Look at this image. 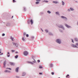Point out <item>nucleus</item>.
I'll return each mask as SVG.
<instances>
[{
    "label": "nucleus",
    "instance_id": "nucleus-1",
    "mask_svg": "<svg viewBox=\"0 0 78 78\" xmlns=\"http://www.w3.org/2000/svg\"><path fill=\"white\" fill-rule=\"evenodd\" d=\"M56 42H57L58 44H61V40L59 39H57L56 40Z\"/></svg>",
    "mask_w": 78,
    "mask_h": 78
},
{
    "label": "nucleus",
    "instance_id": "nucleus-2",
    "mask_svg": "<svg viewBox=\"0 0 78 78\" xmlns=\"http://www.w3.org/2000/svg\"><path fill=\"white\" fill-rule=\"evenodd\" d=\"M28 54V52L27 51H24V52L23 54L25 55V56H27Z\"/></svg>",
    "mask_w": 78,
    "mask_h": 78
},
{
    "label": "nucleus",
    "instance_id": "nucleus-3",
    "mask_svg": "<svg viewBox=\"0 0 78 78\" xmlns=\"http://www.w3.org/2000/svg\"><path fill=\"white\" fill-rule=\"evenodd\" d=\"M13 45H15V47H17L18 46V44L17 43H13Z\"/></svg>",
    "mask_w": 78,
    "mask_h": 78
},
{
    "label": "nucleus",
    "instance_id": "nucleus-4",
    "mask_svg": "<svg viewBox=\"0 0 78 78\" xmlns=\"http://www.w3.org/2000/svg\"><path fill=\"white\" fill-rule=\"evenodd\" d=\"M9 64L10 66H14V63L13 62H10Z\"/></svg>",
    "mask_w": 78,
    "mask_h": 78
},
{
    "label": "nucleus",
    "instance_id": "nucleus-5",
    "mask_svg": "<svg viewBox=\"0 0 78 78\" xmlns=\"http://www.w3.org/2000/svg\"><path fill=\"white\" fill-rule=\"evenodd\" d=\"M19 67H17L16 69V72H19Z\"/></svg>",
    "mask_w": 78,
    "mask_h": 78
},
{
    "label": "nucleus",
    "instance_id": "nucleus-6",
    "mask_svg": "<svg viewBox=\"0 0 78 78\" xmlns=\"http://www.w3.org/2000/svg\"><path fill=\"white\" fill-rule=\"evenodd\" d=\"M30 22V23H31V25H33V20L32 19L31 20Z\"/></svg>",
    "mask_w": 78,
    "mask_h": 78
},
{
    "label": "nucleus",
    "instance_id": "nucleus-7",
    "mask_svg": "<svg viewBox=\"0 0 78 78\" xmlns=\"http://www.w3.org/2000/svg\"><path fill=\"white\" fill-rule=\"evenodd\" d=\"M65 26L67 27V28H70V26H69L67 24H66L65 25Z\"/></svg>",
    "mask_w": 78,
    "mask_h": 78
},
{
    "label": "nucleus",
    "instance_id": "nucleus-8",
    "mask_svg": "<svg viewBox=\"0 0 78 78\" xmlns=\"http://www.w3.org/2000/svg\"><path fill=\"white\" fill-rule=\"evenodd\" d=\"M72 46L73 47H77V48H78V47H77L76 45H74L73 44L72 45Z\"/></svg>",
    "mask_w": 78,
    "mask_h": 78
},
{
    "label": "nucleus",
    "instance_id": "nucleus-9",
    "mask_svg": "<svg viewBox=\"0 0 78 78\" xmlns=\"http://www.w3.org/2000/svg\"><path fill=\"white\" fill-rule=\"evenodd\" d=\"M61 17H62V18L63 19H65L66 20H67V18H66L64 16H62Z\"/></svg>",
    "mask_w": 78,
    "mask_h": 78
},
{
    "label": "nucleus",
    "instance_id": "nucleus-10",
    "mask_svg": "<svg viewBox=\"0 0 78 78\" xmlns=\"http://www.w3.org/2000/svg\"><path fill=\"white\" fill-rule=\"evenodd\" d=\"M4 72H8V73H10V72H10V71H8L7 70H6L5 71H4Z\"/></svg>",
    "mask_w": 78,
    "mask_h": 78
},
{
    "label": "nucleus",
    "instance_id": "nucleus-11",
    "mask_svg": "<svg viewBox=\"0 0 78 78\" xmlns=\"http://www.w3.org/2000/svg\"><path fill=\"white\" fill-rule=\"evenodd\" d=\"M3 64H4V67H5V65L6 64V62H4Z\"/></svg>",
    "mask_w": 78,
    "mask_h": 78
},
{
    "label": "nucleus",
    "instance_id": "nucleus-12",
    "mask_svg": "<svg viewBox=\"0 0 78 78\" xmlns=\"http://www.w3.org/2000/svg\"><path fill=\"white\" fill-rule=\"evenodd\" d=\"M7 56L8 57H9V52H8L7 53Z\"/></svg>",
    "mask_w": 78,
    "mask_h": 78
},
{
    "label": "nucleus",
    "instance_id": "nucleus-13",
    "mask_svg": "<svg viewBox=\"0 0 78 78\" xmlns=\"http://www.w3.org/2000/svg\"><path fill=\"white\" fill-rule=\"evenodd\" d=\"M25 73H23L22 74V76H25Z\"/></svg>",
    "mask_w": 78,
    "mask_h": 78
},
{
    "label": "nucleus",
    "instance_id": "nucleus-14",
    "mask_svg": "<svg viewBox=\"0 0 78 78\" xmlns=\"http://www.w3.org/2000/svg\"><path fill=\"white\" fill-rule=\"evenodd\" d=\"M53 3H58V2L56 1H53Z\"/></svg>",
    "mask_w": 78,
    "mask_h": 78
},
{
    "label": "nucleus",
    "instance_id": "nucleus-15",
    "mask_svg": "<svg viewBox=\"0 0 78 78\" xmlns=\"http://www.w3.org/2000/svg\"><path fill=\"white\" fill-rule=\"evenodd\" d=\"M74 40L75 41H78V39L77 38H75Z\"/></svg>",
    "mask_w": 78,
    "mask_h": 78
},
{
    "label": "nucleus",
    "instance_id": "nucleus-16",
    "mask_svg": "<svg viewBox=\"0 0 78 78\" xmlns=\"http://www.w3.org/2000/svg\"><path fill=\"white\" fill-rule=\"evenodd\" d=\"M50 67H53V64H51L50 65Z\"/></svg>",
    "mask_w": 78,
    "mask_h": 78
},
{
    "label": "nucleus",
    "instance_id": "nucleus-17",
    "mask_svg": "<svg viewBox=\"0 0 78 78\" xmlns=\"http://www.w3.org/2000/svg\"><path fill=\"white\" fill-rule=\"evenodd\" d=\"M10 38L12 40V41H14V40H13V39H14V38H13L12 37H11Z\"/></svg>",
    "mask_w": 78,
    "mask_h": 78
},
{
    "label": "nucleus",
    "instance_id": "nucleus-18",
    "mask_svg": "<svg viewBox=\"0 0 78 78\" xmlns=\"http://www.w3.org/2000/svg\"><path fill=\"white\" fill-rule=\"evenodd\" d=\"M15 58H18V55H16L15 56Z\"/></svg>",
    "mask_w": 78,
    "mask_h": 78
},
{
    "label": "nucleus",
    "instance_id": "nucleus-19",
    "mask_svg": "<svg viewBox=\"0 0 78 78\" xmlns=\"http://www.w3.org/2000/svg\"><path fill=\"white\" fill-rule=\"evenodd\" d=\"M47 12L48 13H49V14L51 13V12H50V11H47Z\"/></svg>",
    "mask_w": 78,
    "mask_h": 78
},
{
    "label": "nucleus",
    "instance_id": "nucleus-20",
    "mask_svg": "<svg viewBox=\"0 0 78 78\" xmlns=\"http://www.w3.org/2000/svg\"><path fill=\"white\" fill-rule=\"evenodd\" d=\"M39 68H40V69H42V67L41 66H39Z\"/></svg>",
    "mask_w": 78,
    "mask_h": 78
},
{
    "label": "nucleus",
    "instance_id": "nucleus-21",
    "mask_svg": "<svg viewBox=\"0 0 78 78\" xmlns=\"http://www.w3.org/2000/svg\"><path fill=\"white\" fill-rule=\"evenodd\" d=\"M62 5H64V2L63 1H62Z\"/></svg>",
    "mask_w": 78,
    "mask_h": 78
},
{
    "label": "nucleus",
    "instance_id": "nucleus-22",
    "mask_svg": "<svg viewBox=\"0 0 78 78\" xmlns=\"http://www.w3.org/2000/svg\"><path fill=\"white\" fill-rule=\"evenodd\" d=\"M70 9L71 10V11H73L74 10L72 8H70Z\"/></svg>",
    "mask_w": 78,
    "mask_h": 78
},
{
    "label": "nucleus",
    "instance_id": "nucleus-23",
    "mask_svg": "<svg viewBox=\"0 0 78 78\" xmlns=\"http://www.w3.org/2000/svg\"><path fill=\"white\" fill-rule=\"evenodd\" d=\"M55 13L56 14H59V12H56Z\"/></svg>",
    "mask_w": 78,
    "mask_h": 78
},
{
    "label": "nucleus",
    "instance_id": "nucleus-24",
    "mask_svg": "<svg viewBox=\"0 0 78 78\" xmlns=\"http://www.w3.org/2000/svg\"><path fill=\"white\" fill-rule=\"evenodd\" d=\"M59 27H60V28H62V26L61 25L60 26H59Z\"/></svg>",
    "mask_w": 78,
    "mask_h": 78
},
{
    "label": "nucleus",
    "instance_id": "nucleus-25",
    "mask_svg": "<svg viewBox=\"0 0 78 78\" xmlns=\"http://www.w3.org/2000/svg\"><path fill=\"white\" fill-rule=\"evenodd\" d=\"M23 34V36H25V35H26V33H24Z\"/></svg>",
    "mask_w": 78,
    "mask_h": 78
},
{
    "label": "nucleus",
    "instance_id": "nucleus-26",
    "mask_svg": "<svg viewBox=\"0 0 78 78\" xmlns=\"http://www.w3.org/2000/svg\"><path fill=\"white\" fill-rule=\"evenodd\" d=\"M44 2H46V3H48V2L47 1H44Z\"/></svg>",
    "mask_w": 78,
    "mask_h": 78
},
{
    "label": "nucleus",
    "instance_id": "nucleus-27",
    "mask_svg": "<svg viewBox=\"0 0 78 78\" xmlns=\"http://www.w3.org/2000/svg\"><path fill=\"white\" fill-rule=\"evenodd\" d=\"M36 4H38V3H39V2H36Z\"/></svg>",
    "mask_w": 78,
    "mask_h": 78
},
{
    "label": "nucleus",
    "instance_id": "nucleus-28",
    "mask_svg": "<svg viewBox=\"0 0 78 78\" xmlns=\"http://www.w3.org/2000/svg\"><path fill=\"white\" fill-rule=\"evenodd\" d=\"M13 2L14 3L15 2H16V1L15 0H13Z\"/></svg>",
    "mask_w": 78,
    "mask_h": 78
},
{
    "label": "nucleus",
    "instance_id": "nucleus-29",
    "mask_svg": "<svg viewBox=\"0 0 78 78\" xmlns=\"http://www.w3.org/2000/svg\"><path fill=\"white\" fill-rule=\"evenodd\" d=\"M5 34H2V36H5Z\"/></svg>",
    "mask_w": 78,
    "mask_h": 78
},
{
    "label": "nucleus",
    "instance_id": "nucleus-30",
    "mask_svg": "<svg viewBox=\"0 0 78 78\" xmlns=\"http://www.w3.org/2000/svg\"><path fill=\"white\" fill-rule=\"evenodd\" d=\"M72 42H73V43H74V42L73 41V40L72 39Z\"/></svg>",
    "mask_w": 78,
    "mask_h": 78
},
{
    "label": "nucleus",
    "instance_id": "nucleus-31",
    "mask_svg": "<svg viewBox=\"0 0 78 78\" xmlns=\"http://www.w3.org/2000/svg\"><path fill=\"white\" fill-rule=\"evenodd\" d=\"M36 1L37 2H40L41 1V0H36Z\"/></svg>",
    "mask_w": 78,
    "mask_h": 78
},
{
    "label": "nucleus",
    "instance_id": "nucleus-32",
    "mask_svg": "<svg viewBox=\"0 0 78 78\" xmlns=\"http://www.w3.org/2000/svg\"><path fill=\"white\" fill-rule=\"evenodd\" d=\"M26 36L27 37H28L29 36V35L28 34H26Z\"/></svg>",
    "mask_w": 78,
    "mask_h": 78
},
{
    "label": "nucleus",
    "instance_id": "nucleus-33",
    "mask_svg": "<svg viewBox=\"0 0 78 78\" xmlns=\"http://www.w3.org/2000/svg\"><path fill=\"white\" fill-rule=\"evenodd\" d=\"M68 76H69V74L67 75V76H66V78H68Z\"/></svg>",
    "mask_w": 78,
    "mask_h": 78
},
{
    "label": "nucleus",
    "instance_id": "nucleus-34",
    "mask_svg": "<svg viewBox=\"0 0 78 78\" xmlns=\"http://www.w3.org/2000/svg\"><path fill=\"white\" fill-rule=\"evenodd\" d=\"M45 31L46 33H48V30H45Z\"/></svg>",
    "mask_w": 78,
    "mask_h": 78
},
{
    "label": "nucleus",
    "instance_id": "nucleus-35",
    "mask_svg": "<svg viewBox=\"0 0 78 78\" xmlns=\"http://www.w3.org/2000/svg\"><path fill=\"white\" fill-rule=\"evenodd\" d=\"M38 62H40V60H37Z\"/></svg>",
    "mask_w": 78,
    "mask_h": 78
},
{
    "label": "nucleus",
    "instance_id": "nucleus-36",
    "mask_svg": "<svg viewBox=\"0 0 78 78\" xmlns=\"http://www.w3.org/2000/svg\"><path fill=\"white\" fill-rule=\"evenodd\" d=\"M22 39H23V41H25V39H24V37Z\"/></svg>",
    "mask_w": 78,
    "mask_h": 78
},
{
    "label": "nucleus",
    "instance_id": "nucleus-37",
    "mask_svg": "<svg viewBox=\"0 0 78 78\" xmlns=\"http://www.w3.org/2000/svg\"><path fill=\"white\" fill-rule=\"evenodd\" d=\"M76 45H77V46H78V43H76Z\"/></svg>",
    "mask_w": 78,
    "mask_h": 78
},
{
    "label": "nucleus",
    "instance_id": "nucleus-38",
    "mask_svg": "<svg viewBox=\"0 0 78 78\" xmlns=\"http://www.w3.org/2000/svg\"><path fill=\"white\" fill-rule=\"evenodd\" d=\"M9 69V70H11V68H6V69Z\"/></svg>",
    "mask_w": 78,
    "mask_h": 78
},
{
    "label": "nucleus",
    "instance_id": "nucleus-39",
    "mask_svg": "<svg viewBox=\"0 0 78 78\" xmlns=\"http://www.w3.org/2000/svg\"><path fill=\"white\" fill-rule=\"evenodd\" d=\"M51 74L52 75H54V73L53 72Z\"/></svg>",
    "mask_w": 78,
    "mask_h": 78
},
{
    "label": "nucleus",
    "instance_id": "nucleus-40",
    "mask_svg": "<svg viewBox=\"0 0 78 78\" xmlns=\"http://www.w3.org/2000/svg\"><path fill=\"white\" fill-rule=\"evenodd\" d=\"M39 75H42V73H39Z\"/></svg>",
    "mask_w": 78,
    "mask_h": 78
},
{
    "label": "nucleus",
    "instance_id": "nucleus-41",
    "mask_svg": "<svg viewBox=\"0 0 78 78\" xmlns=\"http://www.w3.org/2000/svg\"><path fill=\"white\" fill-rule=\"evenodd\" d=\"M27 22H28V23H30V21H27Z\"/></svg>",
    "mask_w": 78,
    "mask_h": 78
},
{
    "label": "nucleus",
    "instance_id": "nucleus-42",
    "mask_svg": "<svg viewBox=\"0 0 78 78\" xmlns=\"http://www.w3.org/2000/svg\"><path fill=\"white\" fill-rule=\"evenodd\" d=\"M12 52H14V51L12 50Z\"/></svg>",
    "mask_w": 78,
    "mask_h": 78
},
{
    "label": "nucleus",
    "instance_id": "nucleus-43",
    "mask_svg": "<svg viewBox=\"0 0 78 78\" xmlns=\"http://www.w3.org/2000/svg\"><path fill=\"white\" fill-rule=\"evenodd\" d=\"M16 78H19V77H18L17 76H16Z\"/></svg>",
    "mask_w": 78,
    "mask_h": 78
},
{
    "label": "nucleus",
    "instance_id": "nucleus-44",
    "mask_svg": "<svg viewBox=\"0 0 78 78\" xmlns=\"http://www.w3.org/2000/svg\"><path fill=\"white\" fill-rule=\"evenodd\" d=\"M3 53H2L1 54V55H3Z\"/></svg>",
    "mask_w": 78,
    "mask_h": 78
},
{
    "label": "nucleus",
    "instance_id": "nucleus-45",
    "mask_svg": "<svg viewBox=\"0 0 78 78\" xmlns=\"http://www.w3.org/2000/svg\"><path fill=\"white\" fill-rule=\"evenodd\" d=\"M68 10L69 11H70V9H68Z\"/></svg>",
    "mask_w": 78,
    "mask_h": 78
},
{
    "label": "nucleus",
    "instance_id": "nucleus-46",
    "mask_svg": "<svg viewBox=\"0 0 78 78\" xmlns=\"http://www.w3.org/2000/svg\"><path fill=\"white\" fill-rule=\"evenodd\" d=\"M18 53V52H17V51L16 52V53Z\"/></svg>",
    "mask_w": 78,
    "mask_h": 78
},
{
    "label": "nucleus",
    "instance_id": "nucleus-47",
    "mask_svg": "<svg viewBox=\"0 0 78 78\" xmlns=\"http://www.w3.org/2000/svg\"><path fill=\"white\" fill-rule=\"evenodd\" d=\"M13 18V16H12V18Z\"/></svg>",
    "mask_w": 78,
    "mask_h": 78
},
{
    "label": "nucleus",
    "instance_id": "nucleus-48",
    "mask_svg": "<svg viewBox=\"0 0 78 78\" xmlns=\"http://www.w3.org/2000/svg\"><path fill=\"white\" fill-rule=\"evenodd\" d=\"M24 10H25V8L24 9Z\"/></svg>",
    "mask_w": 78,
    "mask_h": 78
},
{
    "label": "nucleus",
    "instance_id": "nucleus-49",
    "mask_svg": "<svg viewBox=\"0 0 78 78\" xmlns=\"http://www.w3.org/2000/svg\"><path fill=\"white\" fill-rule=\"evenodd\" d=\"M1 53V52H0V54Z\"/></svg>",
    "mask_w": 78,
    "mask_h": 78
},
{
    "label": "nucleus",
    "instance_id": "nucleus-50",
    "mask_svg": "<svg viewBox=\"0 0 78 78\" xmlns=\"http://www.w3.org/2000/svg\"><path fill=\"white\" fill-rule=\"evenodd\" d=\"M32 37V38H34V37Z\"/></svg>",
    "mask_w": 78,
    "mask_h": 78
},
{
    "label": "nucleus",
    "instance_id": "nucleus-51",
    "mask_svg": "<svg viewBox=\"0 0 78 78\" xmlns=\"http://www.w3.org/2000/svg\"><path fill=\"white\" fill-rule=\"evenodd\" d=\"M33 62H34L33 61Z\"/></svg>",
    "mask_w": 78,
    "mask_h": 78
},
{
    "label": "nucleus",
    "instance_id": "nucleus-52",
    "mask_svg": "<svg viewBox=\"0 0 78 78\" xmlns=\"http://www.w3.org/2000/svg\"><path fill=\"white\" fill-rule=\"evenodd\" d=\"M77 24H78V23H77Z\"/></svg>",
    "mask_w": 78,
    "mask_h": 78
},
{
    "label": "nucleus",
    "instance_id": "nucleus-53",
    "mask_svg": "<svg viewBox=\"0 0 78 78\" xmlns=\"http://www.w3.org/2000/svg\"><path fill=\"white\" fill-rule=\"evenodd\" d=\"M42 31H43V30H42Z\"/></svg>",
    "mask_w": 78,
    "mask_h": 78
},
{
    "label": "nucleus",
    "instance_id": "nucleus-54",
    "mask_svg": "<svg viewBox=\"0 0 78 78\" xmlns=\"http://www.w3.org/2000/svg\"><path fill=\"white\" fill-rule=\"evenodd\" d=\"M68 78H69V77H68Z\"/></svg>",
    "mask_w": 78,
    "mask_h": 78
}]
</instances>
